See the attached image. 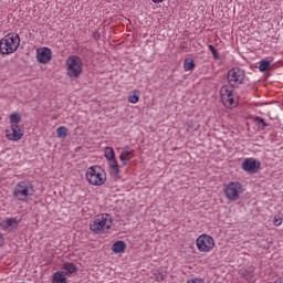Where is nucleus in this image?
Masks as SVG:
<instances>
[{
  "instance_id": "23",
  "label": "nucleus",
  "mask_w": 283,
  "mask_h": 283,
  "mask_svg": "<svg viewBox=\"0 0 283 283\" xmlns=\"http://www.w3.org/2000/svg\"><path fill=\"white\" fill-rule=\"evenodd\" d=\"M271 67V62L266 60H261L259 63L260 72H266Z\"/></svg>"
},
{
  "instance_id": "30",
  "label": "nucleus",
  "mask_w": 283,
  "mask_h": 283,
  "mask_svg": "<svg viewBox=\"0 0 283 283\" xmlns=\"http://www.w3.org/2000/svg\"><path fill=\"white\" fill-rule=\"evenodd\" d=\"M153 1V3H163V1H165V0H151Z\"/></svg>"
},
{
  "instance_id": "17",
  "label": "nucleus",
  "mask_w": 283,
  "mask_h": 283,
  "mask_svg": "<svg viewBox=\"0 0 283 283\" xmlns=\"http://www.w3.org/2000/svg\"><path fill=\"white\" fill-rule=\"evenodd\" d=\"M127 101L128 103H132V105H136V103L140 101V91L135 90L129 92Z\"/></svg>"
},
{
  "instance_id": "22",
  "label": "nucleus",
  "mask_w": 283,
  "mask_h": 283,
  "mask_svg": "<svg viewBox=\"0 0 283 283\" xmlns=\"http://www.w3.org/2000/svg\"><path fill=\"white\" fill-rule=\"evenodd\" d=\"M69 129L65 126H60L56 129V134H57V138H66L67 134H69Z\"/></svg>"
},
{
  "instance_id": "8",
  "label": "nucleus",
  "mask_w": 283,
  "mask_h": 283,
  "mask_svg": "<svg viewBox=\"0 0 283 283\" xmlns=\"http://www.w3.org/2000/svg\"><path fill=\"white\" fill-rule=\"evenodd\" d=\"M247 74L240 67H233L228 72V83L231 87H240L244 83Z\"/></svg>"
},
{
  "instance_id": "16",
  "label": "nucleus",
  "mask_w": 283,
  "mask_h": 283,
  "mask_svg": "<svg viewBox=\"0 0 283 283\" xmlns=\"http://www.w3.org/2000/svg\"><path fill=\"white\" fill-rule=\"evenodd\" d=\"M52 283H67L65 271H56L52 276Z\"/></svg>"
},
{
  "instance_id": "1",
  "label": "nucleus",
  "mask_w": 283,
  "mask_h": 283,
  "mask_svg": "<svg viewBox=\"0 0 283 283\" xmlns=\"http://www.w3.org/2000/svg\"><path fill=\"white\" fill-rule=\"evenodd\" d=\"M112 224H114V218L108 213H101L91 221L90 229L96 235H101L107 233L112 229Z\"/></svg>"
},
{
  "instance_id": "24",
  "label": "nucleus",
  "mask_w": 283,
  "mask_h": 283,
  "mask_svg": "<svg viewBox=\"0 0 283 283\" xmlns=\"http://www.w3.org/2000/svg\"><path fill=\"white\" fill-rule=\"evenodd\" d=\"M282 222H283V214L279 212L273 218V224L274 227H282Z\"/></svg>"
},
{
  "instance_id": "13",
  "label": "nucleus",
  "mask_w": 283,
  "mask_h": 283,
  "mask_svg": "<svg viewBox=\"0 0 283 283\" xmlns=\"http://www.w3.org/2000/svg\"><path fill=\"white\" fill-rule=\"evenodd\" d=\"M260 160L255 158H245L242 163V169L248 174H258L260 171Z\"/></svg>"
},
{
  "instance_id": "26",
  "label": "nucleus",
  "mask_w": 283,
  "mask_h": 283,
  "mask_svg": "<svg viewBox=\"0 0 283 283\" xmlns=\"http://www.w3.org/2000/svg\"><path fill=\"white\" fill-rule=\"evenodd\" d=\"M209 50H210V52H212V56L214 57V59H220V54L218 53V50H216V46H213L212 44H209Z\"/></svg>"
},
{
  "instance_id": "14",
  "label": "nucleus",
  "mask_w": 283,
  "mask_h": 283,
  "mask_svg": "<svg viewBox=\"0 0 283 283\" xmlns=\"http://www.w3.org/2000/svg\"><path fill=\"white\" fill-rule=\"evenodd\" d=\"M134 149H132L129 146H125L119 149V160L122 163V167H127L129 165V160H132L135 157Z\"/></svg>"
},
{
  "instance_id": "2",
  "label": "nucleus",
  "mask_w": 283,
  "mask_h": 283,
  "mask_svg": "<svg viewBox=\"0 0 283 283\" xmlns=\"http://www.w3.org/2000/svg\"><path fill=\"white\" fill-rule=\"evenodd\" d=\"M86 180L90 185H93V187H101L105 185L107 175L101 166H91L86 170Z\"/></svg>"
},
{
  "instance_id": "3",
  "label": "nucleus",
  "mask_w": 283,
  "mask_h": 283,
  "mask_svg": "<svg viewBox=\"0 0 283 283\" xmlns=\"http://www.w3.org/2000/svg\"><path fill=\"white\" fill-rule=\"evenodd\" d=\"M13 196L20 202H28L34 196V186L30 181H20L14 187Z\"/></svg>"
},
{
  "instance_id": "25",
  "label": "nucleus",
  "mask_w": 283,
  "mask_h": 283,
  "mask_svg": "<svg viewBox=\"0 0 283 283\" xmlns=\"http://www.w3.org/2000/svg\"><path fill=\"white\" fill-rule=\"evenodd\" d=\"M241 275L248 280L253 279V271L252 270H241Z\"/></svg>"
},
{
  "instance_id": "9",
  "label": "nucleus",
  "mask_w": 283,
  "mask_h": 283,
  "mask_svg": "<svg viewBox=\"0 0 283 283\" xmlns=\"http://www.w3.org/2000/svg\"><path fill=\"white\" fill-rule=\"evenodd\" d=\"M104 156L108 160V167L112 176H118L120 174V168L118 166V160H116V153L114 148L106 147L104 149Z\"/></svg>"
},
{
  "instance_id": "28",
  "label": "nucleus",
  "mask_w": 283,
  "mask_h": 283,
  "mask_svg": "<svg viewBox=\"0 0 283 283\" xmlns=\"http://www.w3.org/2000/svg\"><path fill=\"white\" fill-rule=\"evenodd\" d=\"M186 283H206V282L203 281V279L193 277V279H189Z\"/></svg>"
},
{
  "instance_id": "12",
  "label": "nucleus",
  "mask_w": 283,
  "mask_h": 283,
  "mask_svg": "<svg viewBox=\"0 0 283 283\" xmlns=\"http://www.w3.org/2000/svg\"><path fill=\"white\" fill-rule=\"evenodd\" d=\"M35 59L38 63L46 65V63H50V61H52V49L48 46L36 49Z\"/></svg>"
},
{
  "instance_id": "11",
  "label": "nucleus",
  "mask_w": 283,
  "mask_h": 283,
  "mask_svg": "<svg viewBox=\"0 0 283 283\" xmlns=\"http://www.w3.org/2000/svg\"><path fill=\"white\" fill-rule=\"evenodd\" d=\"M221 103L224 107H235L238 102H235V95L233 94V88L231 86H222L220 90Z\"/></svg>"
},
{
  "instance_id": "27",
  "label": "nucleus",
  "mask_w": 283,
  "mask_h": 283,
  "mask_svg": "<svg viewBox=\"0 0 283 283\" xmlns=\"http://www.w3.org/2000/svg\"><path fill=\"white\" fill-rule=\"evenodd\" d=\"M255 123H258V125H262V127H269V124H266L262 117H256Z\"/></svg>"
},
{
  "instance_id": "18",
  "label": "nucleus",
  "mask_w": 283,
  "mask_h": 283,
  "mask_svg": "<svg viewBox=\"0 0 283 283\" xmlns=\"http://www.w3.org/2000/svg\"><path fill=\"white\" fill-rule=\"evenodd\" d=\"M127 249L125 241H117L112 245L113 253H123Z\"/></svg>"
},
{
  "instance_id": "21",
  "label": "nucleus",
  "mask_w": 283,
  "mask_h": 283,
  "mask_svg": "<svg viewBox=\"0 0 283 283\" xmlns=\"http://www.w3.org/2000/svg\"><path fill=\"white\" fill-rule=\"evenodd\" d=\"M196 69V62L193 59H186L184 61V70L185 72H192Z\"/></svg>"
},
{
  "instance_id": "7",
  "label": "nucleus",
  "mask_w": 283,
  "mask_h": 283,
  "mask_svg": "<svg viewBox=\"0 0 283 283\" xmlns=\"http://www.w3.org/2000/svg\"><path fill=\"white\" fill-rule=\"evenodd\" d=\"M196 247L200 253H211L216 249V240L209 234H201L196 240Z\"/></svg>"
},
{
  "instance_id": "29",
  "label": "nucleus",
  "mask_w": 283,
  "mask_h": 283,
  "mask_svg": "<svg viewBox=\"0 0 283 283\" xmlns=\"http://www.w3.org/2000/svg\"><path fill=\"white\" fill-rule=\"evenodd\" d=\"M199 126H196L195 122H189L188 123V132H191L193 129L195 132L198 130Z\"/></svg>"
},
{
  "instance_id": "10",
  "label": "nucleus",
  "mask_w": 283,
  "mask_h": 283,
  "mask_svg": "<svg viewBox=\"0 0 283 283\" xmlns=\"http://www.w3.org/2000/svg\"><path fill=\"white\" fill-rule=\"evenodd\" d=\"M24 135L25 129L21 125H10L6 129V138L12 143H19V140H21Z\"/></svg>"
},
{
  "instance_id": "15",
  "label": "nucleus",
  "mask_w": 283,
  "mask_h": 283,
  "mask_svg": "<svg viewBox=\"0 0 283 283\" xmlns=\"http://www.w3.org/2000/svg\"><path fill=\"white\" fill-rule=\"evenodd\" d=\"M62 269L65 270L64 274L66 277H72L76 271H78V268L74 263L66 262L62 265Z\"/></svg>"
},
{
  "instance_id": "19",
  "label": "nucleus",
  "mask_w": 283,
  "mask_h": 283,
  "mask_svg": "<svg viewBox=\"0 0 283 283\" xmlns=\"http://www.w3.org/2000/svg\"><path fill=\"white\" fill-rule=\"evenodd\" d=\"M3 227H6V229H10V231H12L19 227V220H17L15 218L7 219L3 222Z\"/></svg>"
},
{
  "instance_id": "4",
  "label": "nucleus",
  "mask_w": 283,
  "mask_h": 283,
  "mask_svg": "<svg viewBox=\"0 0 283 283\" xmlns=\"http://www.w3.org/2000/svg\"><path fill=\"white\" fill-rule=\"evenodd\" d=\"M69 78H78L83 74V60L78 55H70L65 61Z\"/></svg>"
},
{
  "instance_id": "20",
  "label": "nucleus",
  "mask_w": 283,
  "mask_h": 283,
  "mask_svg": "<svg viewBox=\"0 0 283 283\" xmlns=\"http://www.w3.org/2000/svg\"><path fill=\"white\" fill-rule=\"evenodd\" d=\"M22 116L21 114L14 112L9 115V123L10 125H21Z\"/></svg>"
},
{
  "instance_id": "5",
  "label": "nucleus",
  "mask_w": 283,
  "mask_h": 283,
  "mask_svg": "<svg viewBox=\"0 0 283 283\" xmlns=\"http://www.w3.org/2000/svg\"><path fill=\"white\" fill-rule=\"evenodd\" d=\"M2 51L1 54H13L19 50L21 39L17 33H9L2 39Z\"/></svg>"
},
{
  "instance_id": "6",
  "label": "nucleus",
  "mask_w": 283,
  "mask_h": 283,
  "mask_svg": "<svg viewBox=\"0 0 283 283\" xmlns=\"http://www.w3.org/2000/svg\"><path fill=\"white\" fill-rule=\"evenodd\" d=\"M223 191L228 200L235 202V200H239L240 195L244 193V187L240 181H231L224 186Z\"/></svg>"
}]
</instances>
